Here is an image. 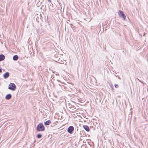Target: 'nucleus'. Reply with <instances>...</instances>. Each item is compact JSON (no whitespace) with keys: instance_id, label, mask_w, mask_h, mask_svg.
<instances>
[{"instance_id":"1","label":"nucleus","mask_w":148,"mask_h":148,"mask_svg":"<svg viewBox=\"0 0 148 148\" xmlns=\"http://www.w3.org/2000/svg\"><path fill=\"white\" fill-rule=\"evenodd\" d=\"M37 130L38 131H42L45 130V127L42 124H39L37 126Z\"/></svg>"},{"instance_id":"2","label":"nucleus","mask_w":148,"mask_h":148,"mask_svg":"<svg viewBox=\"0 0 148 148\" xmlns=\"http://www.w3.org/2000/svg\"><path fill=\"white\" fill-rule=\"evenodd\" d=\"M118 14L120 17L122 18L123 20H125L126 16L122 11L120 10L118 12Z\"/></svg>"},{"instance_id":"3","label":"nucleus","mask_w":148,"mask_h":148,"mask_svg":"<svg viewBox=\"0 0 148 148\" xmlns=\"http://www.w3.org/2000/svg\"><path fill=\"white\" fill-rule=\"evenodd\" d=\"M16 88L15 84L14 83H10L8 86V88L11 90L14 91Z\"/></svg>"},{"instance_id":"4","label":"nucleus","mask_w":148,"mask_h":148,"mask_svg":"<svg viewBox=\"0 0 148 148\" xmlns=\"http://www.w3.org/2000/svg\"><path fill=\"white\" fill-rule=\"evenodd\" d=\"M74 127L72 126H70L68 127L67 129L68 132L70 134H71L72 132V131L74 130Z\"/></svg>"},{"instance_id":"5","label":"nucleus","mask_w":148,"mask_h":148,"mask_svg":"<svg viewBox=\"0 0 148 148\" xmlns=\"http://www.w3.org/2000/svg\"><path fill=\"white\" fill-rule=\"evenodd\" d=\"M9 76V74L8 72H6L3 75V77L5 79L8 78Z\"/></svg>"},{"instance_id":"6","label":"nucleus","mask_w":148,"mask_h":148,"mask_svg":"<svg viewBox=\"0 0 148 148\" xmlns=\"http://www.w3.org/2000/svg\"><path fill=\"white\" fill-rule=\"evenodd\" d=\"M12 97V95L10 94H8L5 96V98L7 100L10 99Z\"/></svg>"},{"instance_id":"7","label":"nucleus","mask_w":148,"mask_h":148,"mask_svg":"<svg viewBox=\"0 0 148 148\" xmlns=\"http://www.w3.org/2000/svg\"><path fill=\"white\" fill-rule=\"evenodd\" d=\"M5 58V56L3 54L0 55V61L3 60Z\"/></svg>"},{"instance_id":"8","label":"nucleus","mask_w":148,"mask_h":148,"mask_svg":"<svg viewBox=\"0 0 148 148\" xmlns=\"http://www.w3.org/2000/svg\"><path fill=\"white\" fill-rule=\"evenodd\" d=\"M83 127L84 129L87 131V132H89V129L87 125H84L83 126Z\"/></svg>"},{"instance_id":"9","label":"nucleus","mask_w":148,"mask_h":148,"mask_svg":"<svg viewBox=\"0 0 148 148\" xmlns=\"http://www.w3.org/2000/svg\"><path fill=\"white\" fill-rule=\"evenodd\" d=\"M18 57L17 55H15L13 57V60H16L18 59Z\"/></svg>"},{"instance_id":"10","label":"nucleus","mask_w":148,"mask_h":148,"mask_svg":"<svg viewBox=\"0 0 148 148\" xmlns=\"http://www.w3.org/2000/svg\"><path fill=\"white\" fill-rule=\"evenodd\" d=\"M51 123V121L50 120H48L46 121L45 123V125H49L50 123Z\"/></svg>"},{"instance_id":"11","label":"nucleus","mask_w":148,"mask_h":148,"mask_svg":"<svg viewBox=\"0 0 148 148\" xmlns=\"http://www.w3.org/2000/svg\"><path fill=\"white\" fill-rule=\"evenodd\" d=\"M42 136V135L40 134H38L37 135V137L38 138H40Z\"/></svg>"},{"instance_id":"12","label":"nucleus","mask_w":148,"mask_h":148,"mask_svg":"<svg viewBox=\"0 0 148 148\" xmlns=\"http://www.w3.org/2000/svg\"><path fill=\"white\" fill-rule=\"evenodd\" d=\"M114 86L116 88H117L119 87V86H118V85L117 84H115Z\"/></svg>"},{"instance_id":"13","label":"nucleus","mask_w":148,"mask_h":148,"mask_svg":"<svg viewBox=\"0 0 148 148\" xmlns=\"http://www.w3.org/2000/svg\"><path fill=\"white\" fill-rule=\"evenodd\" d=\"M2 71V69L0 67V73Z\"/></svg>"},{"instance_id":"14","label":"nucleus","mask_w":148,"mask_h":148,"mask_svg":"<svg viewBox=\"0 0 148 148\" xmlns=\"http://www.w3.org/2000/svg\"><path fill=\"white\" fill-rule=\"evenodd\" d=\"M49 1L51 2L50 0H48Z\"/></svg>"},{"instance_id":"15","label":"nucleus","mask_w":148,"mask_h":148,"mask_svg":"<svg viewBox=\"0 0 148 148\" xmlns=\"http://www.w3.org/2000/svg\"><path fill=\"white\" fill-rule=\"evenodd\" d=\"M118 78L119 79H120V77H119Z\"/></svg>"},{"instance_id":"16","label":"nucleus","mask_w":148,"mask_h":148,"mask_svg":"<svg viewBox=\"0 0 148 148\" xmlns=\"http://www.w3.org/2000/svg\"><path fill=\"white\" fill-rule=\"evenodd\" d=\"M138 80L139 81H140V82H141L140 81V80H139V79H138Z\"/></svg>"}]
</instances>
